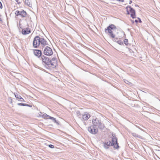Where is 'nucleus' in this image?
Returning <instances> with one entry per match:
<instances>
[{
    "instance_id": "nucleus-1",
    "label": "nucleus",
    "mask_w": 160,
    "mask_h": 160,
    "mask_svg": "<svg viewBox=\"0 0 160 160\" xmlns=\"http://www.w3.org/2000/svg\"><path fill=\"white\" fill-rule=\"evenodd\" d=\"M116 29V27L113 24H111L109 25L105 29V32L106 33H108L109 35L112 38L115 37V35L113 33V31Z\"/></svg>"
},
{
    "instance_id": "nucleus-10",
    "label": "nucleus",
    "mask_w": 160,
    "mask_h": 160,
    "mask_svg": "<svg viewBox=\"0 0 160 160\" xmlns=\"http://www.w3.org/2000/svg\"><path fill=\"white\" fill-rule=\"evenodd\" d=\"M90 117L91 116L89 113L87 112H85L82 115V121H87Z\"/></svg>"
},
{
    "instance_id": "nucleus-3",
    "label": "nucleus",
    "mask_w": 160,
    "mask_h": 160,
    "mask_svg": "<svg viewBox=\"0 0 160 160\" xmlns=\"http://www.w3.org/2000/svg\"><path fill=\"white\" fill-rule=\"evenodd\" d=\"M127 13L130 14L131 17L133 18H136L135 10L130 7H127L126 8Z\"/></svg>"
},
{
    "instance_id": "nucleus-17",
    "label": "nucleus",
    "mask_w": 160,
    "mask_h": 160,
    "mask_svg": "<svg viewBox=\"0 0 160 160\" xmlns=\"http://www.w3.org/2000/svg\"><path fill=\"white\" fill-rule=\"evenodd\" d=\"M40 43L43 45H45L46 44V41L43 38H40Z\"/></svg>"
},
{
    "instance_id": "nucleus-22",
    "label": "nucleus",
    "mask_w": 160,
    "mask_h": 160,
    "mask_svg": "<svg viewBox=\"0 0 160 160\" xmlns=\"http://www.w3.org/2000/svg\"><path fill=\"white\" fill-rule=\"evenodd\" d=\"M2 6L1 2H0V8H2Z\"/></svg>"
},
{
    "instance_id": "nucleus-14",
    "label": "nucleus",
    "mask_w": 160,
    "mask_h": 160,
    "mask_svg": "<svg viewBox=\"0 0 160 160\" xmlns=\"http://www.w3.org/2000/svg\"><path fill=\"white\" fill-rule=\"evenodd\" d=\"M22 32L23 34L26 35L30 33L31 32V31L28 28H25L22 30Z\"/></svg>"
},
{
    "instance_id": "nucleus-18",
    "label": "nucleus",
    "mask_w": 160,
    "mask_h": 160,
    "mask_svg": "<svg viewBox=\"0 0 160 160\" xmlns=\"http://www.w3.org/2000/svg\"><path fill=\"white\" fill-rule=\"evenodd\" d=\"M25 3L29 7H31L32 4H31L29 0H25Z\"/></svg>"
},
{
    "instance_id": "nucleus-15",
    "label": "nucleus",
    "mask_w": 160,
    "mask_h": 160,
    "mask_svg": "<svg viewBox=\"0 0 160 160\" xmlns=\"http://www.w3.org/2000/svg\"><path fill=\"white\" fill-rule=\"evenodd\" d=\"M15 97L17 100L22 102H24V99L21 97V96L19 94H15Z\"/></svg>"
},
{
    "instance_id": "nucleus-9",
    "label": "nucleus",
    "mask_w": 160,
    "mask_h": 160,
    "mask_svg": "<svg viewBox=\"0 0 160 160\" xmlns=\"http://www.w3.org/2000/svg\"><path fill=\"white\" fill-rule=\"evenodd\" d=\"M111 143L112 144V146H113L115 148L117 149L119 148L117 142V139L116 137L113 136L112 140Z\"/></svg>"
},
{
    "instance_id": "nucleus-4",
    "label": "nucleus",
    "mask_w": 160,
    "mask_h": 160,
    "mask_svg": "<svg viewBox=\"0 0 160 160\" xmlns=\"http://www.w3.org/2000/svg\"><path fill=\"white\" fill-rule=\"evenodd\" d=\"M49 64L48 66L52 68H54L58 65V62L56 58H52L51 60H50Z\"/></svg>"
},
{
    "instance_id": "nucleus-8",
    "label": "nucleus",
    "mask_w": 160,
    "mask_h": 160,
    "mask_svg": "<svg viewBox=\"0 0 160 160\" xmlns=\"http://www.w3.org/2000/svg\"><path fill=\"white\" fill-rule=\"evenodd\" d=\"M41 59L44 64L48 65L49 63L50 59L44 55L41 57Z\"/></svg>"
},
{
    "instance_id": "nucleus-20",
    "label": "nucleus",
    "mask_w": 160,
    "mask_h": 160,
    "mask_svg": "<svg viewBox=\"0 0 160 160\" xmlns=\"http://www.w3.org/2000/svg\"><path fill=\"white\" fill-rule=\"evenodd\" d=\"M124 42L126 45L128 44V40L127 39H125L124 41Z\"/></svg>"
},
{
    "instance_id": "nucleus-25",
    "label": "nucleus",
    "mask_w": 160,
    "mask_h": 160,
    "mask_svg": "<svg viewBox=\"0 0 160 160\" xmlns=\"http://www.w3.org/2000/svg\"><path fill=\"white\" fill-rule=\"evenodd\" d=\"M132 1H130V2H129V3L130 4H131L132 3Z\"/></svg>"
},
{
    "instance_id": "nucleus-26",
    "label": "nucleus",
    "mask_w": 160,
    "mask_h": 160,
    "mask_svg": "<svg viewBox=\"0 0 160 160\" xmlns=\"http://www.w3.org/2000/svg\"><path fill=\"white\" fill-rule=\"evenodd\" d=\"M135 22H138V21L137 20H135Z\"/></svg>"
},
{
    "instance_id": "nucleus-7",
    "label": "nucleus",
    "mask_w": 160,
    "mask_h": 160,
    "mask_svg": "<svg viewBox=\"0 0 160 160\" xmlns=\"http://www.w3.org/2000/svg\"><path fill=\"white\" fill-rule=\"evenodd\" d=\"M15 14L16 16H18L19 15H20L23 17H25L27 15L26 12L23 10H22L20 11L17 10L15 11Z\"/></svg>"
},
{
    "instance_id": "nucleus-16",
    "label": "nucleus",
    "mask_w": 160,
    "mask_h": 160,
    "mask_svg": "<svg viewBox=\"0 0 160 160\" xmlns=\"http://www.w3.org/2000/svg\"><path fill=\"white\" fill-rule=\"evenodd\" d=\"M107 146H112V144L111 143V142L109 141L106 142H105L104 143V146L105 147Z\"/></svg>"
},
{
    "instance_id": "nucleus-24",
    "label": "nucleus",
    "mask_w": 160,
    "mask_h": 160,
    "mask_svg": "<svg viewBox=\"0 0 160 160\" xmlns=\"http://www.w3.org/2000/svg\"><path fill=\"white\" fill-rule=\"evenodd\" d=\"M138 19L139 20V22L140 23H141L142 22V21H141V19L139 18H138Z\"/></svg>"
},
{
    "instance_id": "nucleus-28",
    "label": "nucleus",
    "mask_w": 160,
    "mask_h": 160,
    "mask_svg": "<svg viewBox=\"0 0 160 160\" xmlns=\"http://www.w3.org/2000/svg\"><path fill=\"white\" fill-rule=\"evenodd\" d=\"M132 23H134V21H133L132 20Z\"/></svg>"
},
{
    "instance_id": "nucleus-13",
    "label": "nucleus",
    "mask_w": 160,
    "mask_h": 160,
    "mask_svg": "<svg viewBox=\"0 0 160 160\" xmlns=\"http://www.w3.org/2000/svg\"><path fill=\"white\" fill-rule=\"evenodd\" d=\"M88 130L90 133L93 134H96L98 132V129H95L94 128H92L91 127L88 128Z\"/></svg>"
},
{
    "instance_id": "nucleus-12",
    "label": "nucleus",
    "mask_w": 160,
    "mask_h": 160,
    "mask_svg": "<svg viewBox=\"0 0 160 160\" xmlns=\"http://www.w3.org/2000/svg\"><path fill=\"white\" fill-rule=\"evenodd\" d=\"M34 54L38 58L40 57L42 55V52L41 50L38 49L34 50L33 51Z\"/></svg>"
},
{
    "instance_id": "nucleus-19",
    "label": "nucleus",
    "mask_w": 160,
    "mask_h": 160,
    "mask_svg": "<svg viewBox=\"0 0 160 160\" xmlns=\"http://www.w3.org/2000/svg\"><path fill=\"white\" fill-rule=\"evenodd\" d=\"M18 105H20L22 106H27L30 107H32V105H28L27 104H24L23 103H19L18 104Z\"/></svg>"
},
{
    "instance_id": "nucleus-11",
    "label": "nucleus",
    "mask_w": 160,
    "mask_h": 160,
    "mask_svg": "<svg viewBox=\"0 0 160 160\" xmlns=\"http://www.w3.org/2000/svg\"><path fill=\"white\" fill-rule=\"evenodd\" d=\"M42 117L44 119H50L52 120L53 121L55 122V123H57V122L56 120V119L53 117H51L48 115L46 114L45 113L43 114L42 115Z\"/></svg>"
},
{
    "instance_id": "nucleus-21",
    "label": "nucleus",
    "mask_w": 160,
    "mask_h": 160,
    "mask_svg": "<svg viewBox=\"0 0 160 160\" xmlns=\"http://www.w3.org/2000/svg\"><path fill=\"white\" fill-rule=\"evenodd\" d=\"M48 146L49 148H54V146L52 145V144H50L48 145Z\"/></svg>"
},
{
    "instance_id": "nucleus-27",
    "label": "nucleus",
    "mask_w": 160,
    "mask_h": 160,
    "mask_svg": "<svg viewBox=\"0 0 160 160\" xmlns=\"http://www.w3.org/2000/svg\"><path fill=\"white\" fill-rule=\"evenodd\" d=\"M134 133H133V136H134V137L136 136V135H135H135H134Z\"/></svg>"
},
{
    "instance_id": "nucleus-23",
    "label": "nucleus",
    "mask_w": 160,
    "mask_h": 160,
    "mask_svg": "<svg viewBox=\"0 0 160 160\" xmlns=\"http://www.w3.org/2000/svg\"><path fill=\"white\" fill-rule=\"evenodd\" d=\"M117 1L120 2H123L124 1V0H117Z\"/></svg>"
},
{
    "instance_id": "nucleus-6",
    "label": "nucleus",
    "mask_w": 160,
    "mask_h": 160,
    "mask_svg": "<svg viewBox=\"0 0 160 160\" xmlns=\"http://www.w3.org/2000/svg\"><path fill=\"white\" fill-rule=\"evenodd\" d=\"M43 53L44 55L48 56H51L53 54L52 49L49 47H46L44 49Z\"/></svg>"
},
{
    "instance_id": "nucleus-2",
    "label": "nucleus",
    "mask_w": 160,
    "mask_h": 160,
    "mask_svg": "<svg viewBox=\"0 0 160 160\" xmlns=\"http://www.w3.org/2000/svg\"><path fill=\"white\" fill-rule=\"evenodd\" d=\"M92 123L94 126L98 128L102 129L104 127V125L102 122L101 120L97 118L92 119Z\"/></svg>"
},
{
    "instance_id": "nucleus-5",
    "label": "nucleus",
    "mask_w": 160,
    "mask_h": 160,
    "mask_svg": "<svg viewBox=\"0 0 160 160\" xmlns=\"http://www.w3.org/2000/svg\"><path fill=\"white\" fill-rule=\"evenodd\" d=\"M40 38L38 36L35 37L33 41V46L35 48H38L40 44Z\"/></svg>"
}]
</instances>
